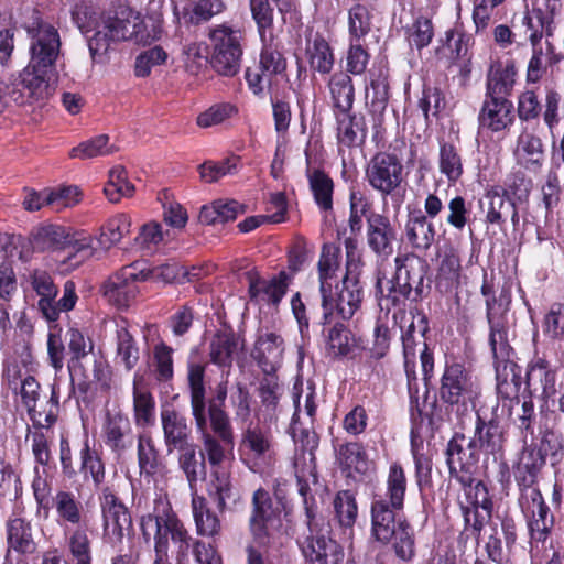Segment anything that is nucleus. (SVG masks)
Returning a JSON list of instances; mask_svg holds the SVG:
<instances>
[{
	"label": "nucleus",
	"mask_w": 564,
	"mask_h": 564,
	"mask_svg": "<svg viewBox=\"0 0 564 564\" xmlns=\"http://www.w3.org/2000/svg\"><path fill=\"white\" fill-rule=\"evenodd\" d=\"M204 377L205 366L188 362L187 381L191 411L203 444L200 456L205 458V462H208L212 471L229 469L234 460V429L231 424H210L212 431L208 430Z\"/></svg>",
	"instance_id": "obj_1"
},
{
	"label": "nucleus",
	"mask_w": 564,
	"mask_h": 564,
	"mask_svg": "<svg viewBox=\"0 0 564 564\" xmlns=\"http://www.w3.org/2000/svg\"><path fill=\"white\" fill-rule=\"evenodd\" d=\"M140 527L145 542H150L153 538L155 557H158L159 544L164 542L165 556L169 558L167 550L170 536L177 547V564H187L189 551H192L195 556V544L203 543L199 540H194L188 534L184 524L172 511L170 503L166 501H156L154 512L143 516L141 518Z\"/></svg>",
	"instance_id": "obj_2"
},
{
	"label": "nucleus",
	"mask_w": 564,
	"mask_h": 564,
	"mask_svg": "<svg viewBox=\"0 0 564 564\" xmlns=\"http://www.w3.org/2000/svg\"><path fill=\"white\" fill-rule=\"evenodd\" d=\"M34 248L41 251L62 250L67 251L62 264L68 269H76L93 257V238L90 236L72 234L59 225H46L40 227L33 236Z\"/></svg>",
	"instance_id": "obj_3"
},
{
	"label": "nucleus",
	"mask_w": 564,
	"mask_h": 564,
	"mask_svg": "<svg viewBox=\"0 0 564 564\" xmlns=\"http://www.w3.org/2000/svg\"><path fill=\"white\" fill-rule=\"evenodd\" d=\"M376 509V516L371 517V536L382 544H391L401 561H412L416 555L413 527L400 513H391L386 507Z\"/></svg>",
	"instance_id": "obj_4"
},
{
	"label": "nucleus",
	"mask_w": 564,
	"mask_h": 564,
	"mask_svg": "<svg viewBox=\"0 0 564 564\" xmlns=\"http://www.w3.org/2000/svg\"><path fill=\"white\" fill-rule=\"evenodd\" d=\"M144 23L141 15L128 8L121 9L113 17L102 18V30H97L88 39V48L94 61L102 57L109 50L110 43L115 41L134 40L141 42Z\"/></svg>",
	"instance_id": "obj_5"
},
{
	"label": "nucleus",
	"mask_w": 564,
	"mask_h": 564,
	"mask_svg": "<svg viewBox=\"0 0 564 564\" xmlns=\"http://www.w3.org/2000/svg\"><path fill=\"white\" fill-rule=\"evenodd\" d=\"M393 279L377 278L376 288L381 295L400 294L411 301H417L423 293L426 262L414 254H402L394 259Z\"/></svg>",
	"instance_id": "obj_6"
},
{
	"label": "nucleus",
	"mask_w": 564,
	"mask_h": 564,
	"mask_svg": "<svg viewBox=\"0 0 564 564\" xmlns=\"http://www.w3.org/2000/svg\"><path fill=\"white\" fill-rule=\"evenodd\" d=\"M56 80V69L28 63L11 82V100L17 105L43 104L55 93Z\"/></svg>",
	"instance_id": "obj_7"
},
{
	"label": "nucleus",
	"mask_w": 564,
	"mask_h": 564,
	"mask_svg": "<svg viewBox=\"0 0 564 564\" xmlns=\"http://www.w3.org/2000/svg\"><path fill=\"white\" fill-rule=\"evenodd\" d=\"M30 39L29 63L56 69L61 52V36L57 29L43 20L40 11L31 9L30 18L24 22Z\"/></svg>",
	"instance_id": "obj_8"
},
{
	"label": "nucleus",
	"mask_w": 564,
	"mask_h": 564,
	"mask_svg": "<svg viewBox=\"0 0 564 564\" xmlns=\"http://www.w3.org/2000/svg\"><path fill=\"white\" fill-rule=\"evenodd\" d=\"M208 39L212 45L213 68L223 76L232 77L238 74L243 54L241 32L229 25L219 24L209 29Z\"/></svg>",
	"instance_id": "obj_9"
},
{
	"label": "nucleus",
	"mask_w": 564,
	"mask_h": 564,
	"mask_svg": "<svg viewBox=\"0 0 564 564\" xmlns=\"http://www.w3.org/2000/svg\"><path fill=\"white\" fill-rule=\"evenodd\" d=\"M322 295L323 325H330L336 319L349 321L360 310L365 291L360 280L352 278L343 279L335 286V291L328 289Z\"/></svg>",
	"instance_id": "obj_10"
},
{
	"label": "nucleus",
	"mask_w": 564,
	"mask_h": 564,
	"mask_svg": "<svg viewBox=\"0 0 564 564\" xmlns=\"http://www.w3.org/2000/svg\"><path fill=\"white\" fill-rule=\"evenodd\" d=\"M308 533L304 538L301 550L310 564H341L345 558L344 546L334 539L329 522L319 518H311Z\"/></svg>",
	"instance_id": "obj_11"
},
{
	"label": "nucleus",
	"mask_w": 564,
	"mask_h": 564,
	"mask_svg": "<svg viewBox=\"0 0 564 564\" xmlns=\"http://www.w3.org/2000/svg\"><path fill=\"white\" fill-rule=\"evenodd\" d=\"M259 66L246 70V80L249 89L256 96H263L265 91L271 93L275 78L286 69V59L279 50L276 39L261 41Z\"/></svg>",
	"instance_id": "obj_12"
},
{
	"label": "nucleus",
	"mask_w": 564,
	"mask_h": 564,
	"mask_svg": "<svg viewBox=\"0 0 564 564\" xmlns=\"http://www.w3.org/2000/svg\"><path fill=\"white\" fill-rule=\"evenodd\" d=\"M240 451L249 469L253 473H262L275 456L270 430L250 423L242 432Z\"/></svg>",
	"instance_id": "obj_13"
},
{
	"label": "nucleus",
	"mask_w": 564,
	"mask_h": 564,
	"mask_svg": "<svg viewBox=\"0 0 564 564\" xmlns=\"http://www.w3.org/2000/svg\"><path fill=\"white\" fill-rule=\"evenodd\" d=\"M510 302L511 296L507 291H501L498 296L486 300V316L489 325L488 343L492 356L506 357L512 350L508 341L507 321Z\"/></svg>",
	"instance_id": "obj_14"
},
{
	"label": "nucleus",
	"mask_w": 564,
	"mask_h": 564,
	"mask_svg": "<svg viewBox=\"0 0 564 564\" xmlns=\"http://www.w3.org/2000/svg\"><path fill=\"white\" fill-rule=\"evenodd\" d=\"M280 525V517L273 510L269 492L262 488L252 495V511L249 518V531L254 544L268 546Z\"/></svg>",
	"instance_id": "obj_15"
},
{
	"label": "nucleus",
	"mask_w": 564,
	"mask_h": 564,
	"mask_svg": "<svg viewBox=\"0 0 564 564\" xmlns=\"http://www.w3.org/2000/svg\"><path fill=\"white\" fill-rule=\"evenodd\" d=\"M104 542L118 547L122 544L124 532L132 529L128 508L109 489H105L101 499Z\"/></svg>",
	"instance_id": "obj_16"
},
{
	"label": "nucleus",
	"mask_w": 564,
	"mask_h": 564,
	"mask_svg": "<svg viewBox=\"0 0 564 564\" xmlns=\"http://www.w3.org/2000/svg\"><path fill=\"white\" fill-rule=\"evenodd\" d=\"M403 165L397 155L379 152L368 163L366 180L383 196L392 194L402 183Z\"/></svg>",
	"instance_id": "obj_17"
},
{
	"label": "nucleus",
	"mask_w": 564,
	"mask_h": 564,
	"mask_svg": "<svg viewBox=\"0 0 564 564\" xmlns=\"http://www.w3.org/2000/svg\"><path fill=\"white\" fill-rule=\"evenodd\" d=\"M145 279L147 274H144V270L138 268V263L127 265L104 283L102 294L112 305L126 308L134 301L139 292L137 282Z\"/></svg>",
	"instance_id": "obj_18"
},
{
	"label": "nucleus",
	"mask_w": 564,
	"mask_h": 564,
	"mask_svg": "<svg viewBox=\"0 0 564 564\" xmlns=\"http://www.w3.org/2000/svg\"><path fill=\"white\" fill-rule=\"evenodd\" d=\"M442 402L449 406L466 405L474 395V382L469 371L458 362L446 364L438 390Z\"/></svg>",
	"instance_id": "obj_19"
},
{
	"label": "nucleus",
	"mask_w": 564,
	"mask_h": 564,
	"mask_svg": "<svg viewBox=\"0 0 564 564\" xmlns=\"http://www.w3.org/2000/svg\"><path fill=\"white\" fill-rule=\"evenodd\" d=\"M466 437L456 433L448 442L446 448V463L449 476L456 479L464 488L475 482V475L478 468V455L475 448H465Z\"/></svg>",
	"instance_id": "obj_20"
},
{
	"label": "nucleus",
	"mask_w": 564,
	"mask_h": 564,
	"mask_svg": "<svg viewBox=\"0 0 564 564\" xmlns=\"http://www.w3.org/2000/svg\"><path fill=\"white\" fill-rule=\"evenodd\" d=\"M21 398L33 424L40 427H50L55 423L58 413V397L52 390L51 397L37 409L40 398V383L32 376H28L21 384Z\"/></svg>",
	"instance_id": "obj_21"
},
{
	"label": "nucleus",
	"mask_w": 564,
	"mask_h": 564,
	"mask_svg": "<svg viewBox=\"0 0 564 564\" xmlns=\"http://www.w3.org/2000/svg\"><path fill=\"white\" fill-rule=\"evenodd\" d=\"M495 359L497 394L502 400V408H507L511 414L512 404L520 403L519 390L521 387L520 368L510 360V354L506 357L492 356Z\"/></svg>",
	"instance_id": "obj_22"
},
{
	"label": "nucleus",
	"mask_w": 564,
	"mask_h": 564,
	"mask_svg": "<svg viewBox=\"0 0 564 564\" xmlns=\"http://www.w3.org/2000/svg\"><path fill=\"white\" fill-rule=\"evenodd\" d=\"M367 245L380 259H388L393 253V245L397 240V229L389 217L370 213L367 216Z\"/></svg>",
	"instance_id": "obj_23"
},
{
	"label": "nucleus",
	"mask_w": 564,
	"mask_h": 564,
	"mask_svg": "<svg viewBox=\"0 0 564 564\" xmlns=\"http://www.w3.org/2000/svg\"><path fill=\"white\" fill-rule=\"evenodd\" d=\"M406 491V477L400 464L390 465L386 480L384 495H375L371 500L370 516L375 517L376 508L386 507L391 513H400L403 510Z\"/></svg>",
	"instance_id": "obj_24"
},
{
	"label": "nucleus",
	"mask_w": 564,
	"mask_h": 564,
	"mask_svg": "<svg viewBox=\"0 0 564 564\" xmlns=\"http://www.w3.org/2000/svg\"><path fill=\"white\" fill-rule=\"evenodd\" d=\"M479 124L491 132L509 129L513 121V104L508 98L485 96L478 115Z\"/></svg>",
	"instance_id": "obj_25"
},
{
	"label": "nucleus",
	"mask_w": 564,
	"mask_h": 564,
	"mask_svg": "<svg viewBox=\"0 0 564 564\" xmlns=\"http://www.w3.org/2000/svg\"><path fill=\"white\" fill-rule=\"evenodd\" d=\"M106 445L121 455L133 445L132 427L129 419L119 411H107L102 425Z\"/></svg>",
	"instance_id": "obj_26"
},
{
	"label": "nucleus",
	"mask_w": 564,
	"mask_h": 564,
	"mask_svg": "<svg viewBox=\"0 0 564 564\" xmlns=\"http://www.w3.org/2000/svg\"><path fill=\"white\" fill-rule=\"evenodd\" d=\"M513 156L518 165L530 172H540L544 160V144L534 131L524 128L519 134Z\"/></svg>",
	"instance_id": "obj_27"
},
{
	"label": "nucleus",
	"mask_w": 564,
	"mask_h": 564,
	"mask_svg": "<svg viewBox=\"0 0 564 564\" xmlns=\"http://www.w3.org/2000/svg\"><path fill=\"white\" fill-rule=\"evenodd\" d=\"M284 341L275 333L267 332L258 335L251 357L265 375H272L281 366Z\"/></svg>",
	"instance_id": "obj_28"
},
{
	"label": "nucleus",
	"mask_w": 564,
	"mask_h": 564,
	"mask_svg": "<svg viewBox=\"0 0 564 564\" xmlns=\"http://www.w3.org/2000/svg\"><path fill=\"white\" fill-rule=\"evenodd\" d=\"M525 384L531 397L540 392V398L547 401L555 395L556 369L544 358H535L527 370Z\"/></svg>",
	"instance_id": "obj_29"
},
{
	"label": "nucleus",
	"mask_w": 564,
	"mask_h": 564,
	"mask_svg": "<svg viewBox=\"0 0 564 564\" xmlns=\"http://www.w3.org/2000/svg\"><path fill=\"white\" fill-rule=\"evenodd\" d=\"M160 417L169 452L191 443L192 427L184 414L170 406L161 410Z\"/></svg>",
	"instance_id": "obj_30"
},
{
	"label": "nucleus",
	"mask_w": 564,
	"mask_h": 564,
	"mask_svg": "<svg viewBox=\"0 0 564 564\" xmlns=\"http://www.w3.org/2000/svg\"><path fill=\"white\" fill-rule=\"evenodd\" d=\"M55 509L56 521L64 530L83 527L85 519L80 499L69 490H57L52 497L51 508Z\"/></svg>",
	"instance_id": "obj_31"
},
{
	"label": "nucleus",
	"mask_w": 564,
	"mask_h": 564,
	"mask_svg": "<svg viewBox=\"0 0 564 564\" xmlns=\"http://www.w3.org/2000/svg\"><path fill=\"white\" fill-rule=\"evenodd\" d=\"M336 120L337 140L345 147H356L365 142L367 123L362 115L352 113L351 110L334 112Z\"/></svg>",
	"instance_id": "obj_32"
},
{
	"label": "nucleus",
	"mask_w": 564,
	"mask_h": 564,
	"mask_svg": "<svg viewBox=\"0 0 564 564\" xmlns=\"http://www.w3.org/2000/svg\"><path fill=\"white\" fill-rule=\"evenodd\" d=\"M209 496L220 512L232 511L240 505L241 496L231 482L229 469L212 471Z\"/></svg>",
	"instance_id": "obj_33"
},
{
	"label": "nucleus",
	"mask_w": 564,
	"mask_h": 564,
	"mask_svg": "<svg viewBox=\"0 0 564 564\" xmlns=\"http://www.w3.org/2000/svg\"><path fill=\"white\" fill-rule=\"evenodd\" d=\"M243 348L245 340L232 330H219L209 344L210 361L219 367L230 368L234 357Z\"/></svg>",
	"instance_id": "obj_34"
},
{
	"label": "nucleus",
	"mask_w": 564,
	"mask_h": 564,
	"mask_svg": "<svg viewBox=\"0 0 564 564\" xmlns=\"http://www.w3.org/2000/svg\"><path fill=\"white\" fill-rule=\"evenodd\" d=\"M70 372L73 376H80L83 378V381L78 383V389L83 392H86L93 383L104 391L110 389V367L106 360L97 355H91L84 366H77Z\"/></svg>",
	"instance_id": "obj_35"
},
{
	"label": "nucleus",
	"mask_w": 564,
	"mask_h": 564,
	"mask_svg": "<svg viewBox=\"0 0 564 564\" xmlns=\"http://www.w3.org/2000/svg\"><path fill=\"white\" fill-rule=\"evenodd\" d=\"M226 9L224 0H189V2L178 12L174 3L173 12L178 20H183L188 25H200L209 22L214 17L220 14Z\"/></svg>",
	"instance_id": "obj_36"
},
{
	"label": "nucleus",
	"mask_w": 564,
	"mask_h": 564,
	"mask_svg": "<svg viewBox=\"0 0 564 564\" xmlns=\"http://www.w3.org/2000/svg\"><path fill=\"white\" fill-rule=\"evenodd\" d=\"M30 283L33 291L40 297L37 302L40 312L47 321H56L57 313L53 307V300L57 296L58 288L54 283L52 275L45 270H34L30 274Z\"/></svg>",
	"instance_id": "obj_37"
},
{
	"label": "nucleus",
	"mask_w": 564,
	"mask_h": 564,
	"mask_svg": "<svg viewBox=\"0 0 564 564\" xmlns=\"http://www.w3.org/2000/svg\"><path fill=\"white\" fill-rule=\"evenodd\" d=\"M503 431L498 422H485L477 415L475 436L468 442V449H482L488 454H496L503 447Z\"/></svg>",
	"instance_id": "obj_38"
},
{
	"label": "nucleus",
	"mask_w": 564,
	"mask_h": 564,
	"mask_svg": "<svg viewBox=\"0 0 564 564\" xmlns=\"http://www.w3.org/2000/svg\"><path fill=\"white\" fill-rule=\"evenodd\" d=\"M338 462L347 476L354 479H361L371 466L365 447L357 442L346 443L339 447Z\"/></svg>",
	"instance_id": "obj_39"
},
{
	"label": "nucleus",
	"mask_w": 564,
	"mask_h": 564,
	"mask_svg": "<svg viewBox=\"0 0 564 564\" xmlns=\"http://www.w3.org/2000/svg\"><path fill=\"white\" fill-rule=\"evenodd\" d=\"M435 227L422 212L412 213L405 224L408 242L417 250L426 251L435 240Z\"/></svg>",
	"instance_id": "obj_40"
},
{
	"label": "nucleus",
	"mask_w": 564,
	"mask_h": 564,
	"mask_svg": "<svg viewBox=\"0 0 564 564\" xmlns=\"http://www.w3.org/2000/svg\"><path fill=\"white\" fill-rule=\"evenodd\" d=\"M545 464V457L535 446H524L519 455L514 469L517 486L536 484L538 475Z\"/></svg>",
	"instance_id": "obj_41"
},
{
	"label": "nucleus",
	"mask_w": 564,
	"mask_h": 564,
	"mask_svg": "<svg viewBox=\"0 0 564 564\" xmlns=\"http://www.w3.org/2000/svg\"><path fill=\"white\" fill-rule=\"evenodd\" d=\"M247 275L251 300L278 304L286 292L288 285L284 273H281L271 281L261 280L253 272H248Z\"/></svg>",
	"instance_id": "obj_42"
},
{
	"label": "nucleus",
	"mask_w": 564,
	"mask_h": 564,
	"mask_svg": "<svg viewBox=\"0 0 564 564\" xmlns=\"http://www.w3.org/2000/svg\"><path fill=\"white\" fill-rule=\"evenodd\" d=\"M333 111L352 110L355 88L350 75L339 70L334 73L327 83Z\"/></svg>",
	"instance_id": "obj_43"
},
{
	"label": "nucleus",
	"mask_w": 564,
	"mask_h": 564,
	"mask_svg": "<svg viewBox=\"0 0 564 564\" xmlns=\"http://www.w3.org/2000/svg\"><path fill=\"white\" fill-rule=\"evenodd\" d=\"M7 541L10 549L20 554H31L35 550L31 522L21 517L7 522Z\"/></svg>",
	"instance_id": "obj_44"
},
{
	"label": "nucleus",
	"mask_w": 564,
	"mask_h": 564,
	"mask_svg": "<svg viewBox=\"0 0 564 564\" xmlns=\"http://www.w3.org/2000/svg\"><path fill=\"white\" fill-rule=\"evenodd\" d=\"M68 555L74 564H93L91 540L86 525L64 530Z\"/></svg>",
	"instance_id": "obj_45"
},
{
	"label": "nucleus",
	"mask_w": 564,
	"mask_h": 564,
	"mask_svg": "<svg viewBox=\"0 0 564 564\" xmlns=\"http://www.w3.org/2000/svg\"><path fill=\"white\" fill-rule=\"evenodd\" d=\"M245 210V205L235 199H217L202 207L199 221L205 225L223 224L235 220Z\"/></svg>",
	"instance_id": "obj_46"
},
{
	"label": "nucleus",
	"mask_w": 564,
	"mask_h": 564,
	"mask_svg": "<svg viewBox=\"0 0 564 564\" xmlns=\"http://www.w3.org/2000/svg\"><path fill=\"white\" fill-rule=\"evenodd\" d=\"M481 210L486 215V221L491 225H501L512 210V202L507 197L505 191L496 188L487 191L479 200Z\"/></svg>",
	"instance_id": "obj_47"
},
{
	"label": "nucleus",
	"mask_w": 564,
	"mask_h": 564,
	"mask_svg": "<svg viewBox=\"0 0 564 564\" xmlns=\"http://www.w3.org/2000/svg\"><path fill=\"white\" fill-rule=\"evenodd\" d=\"M306 177L316 205L322 210H332L334 182L329 175L323 170L307 167Z\"/></svg>",
	"instance_id": "obj_48"
},
{
	"label": "nucleus",
	"mask_w": 564,
	"mask_h": 564,
	"mask_svg": "<svg viewBox=\"0 0 564 564\" xmlns=\"http://www.w3.org/2000/svg\"><path fill=\"white\" fill-rule=\"evenodd\" d=\"M192 511L199 535L215 538L221 531L219 518L210 511L205 497L194 495L192 498Z\"/></svg>",
	"instance_id": "obj_49"
},
{
	"label": "nucleus",
	"mask_w": 564,
	"mask_h": 564,
	"mask_svg": "<svg viewBox=\"0 0 564 564\" xmlns=\"http://www.w3.org/2000/svg\"><path fill=\"white\" fill-rule=\"evenodd\" d=\"M306 55L312 70L322 75L329 74L334 67L335 57L329 43L316 35L306 44Z\"/></svg>",
	"instance_id": "obj_50"
},
{
	"label": "nucleus",
	"mask_w": 564,
	"mask_h": 564,
	"mask_svg": "<svg viewBox=\"0 0 564 564\" xmlns=\"http://www.w3.org/2000/svg\"><path fill=\"white\" fill-rule=\"evenodd\" d=\"M514 76L513 65L491 64L487 75L486 95L507 98L513 87Z\"/></svg>",
	"instance_id": "obj_51"
},
{
	"label": "nucleus",
	"mask_w": 564,
	"mask_h": 564,
	"mask_svg": "<svg viewBox=\"0 0 564 564\" xmlns=\"http://www.w3.org/2000/svg\"><path fill=\"white\" fill-rule=\"evenodd\" d=\"M525 513L530 540L544 543L549 539L555 522L550 507L547 505L542 506Z\"/></svg>",
	"instance_id": "obj_52"
},
{
	"label": "nucleus",
	"mask_w": 564,
	"mask_h": 564,
	"mask_svg": "<svg viewBox=\"0 0 564 564\" xmlns=\"http://www.w3.org/2000/svg\"><path fill=\"white\" fill-rule=\"evenodd\" d=\"M558 167L555 163L552 164L546 174L545 182L541 186L542 204L545 209L543 223L545 225L553 220L554 210L561 203L563 191L557 175Z\"/></svg>",
	"instance_id": "obj_53"
},
{
	"label": "nucleus",
	"mask_w": 564,
	"mask_h": 564,
	"mask_svg": "<svg viewBox=\"0 0 564 564\" xmlns=\"http://www.w3.org/2000/svg\"><path fill=\"white\" fill-rule=\"evenodd\" d=\"M293 440L296 445H300L302 454L301 456H297L295 458V468L297 477H305L306 471L304 468H300V462L303 460L304 463L308 459L310 464L307 467V474L315 477V456L314 451L317 448L318 440L315 433L308 431V430H301L297 431L296 426H293Z\"/></svg>",
	"instance_id": "obj_54"
},
{
	"label": "nucleus",
	"mask_w": 564,
	"mask_h": 564,
	"mask_svg": "<svg viewBox=\"0 0 564 564\" xmlns=\"http://www.w3.org/2000/svg\"><path fill=\"white\" fill-rule=\"evenodd\" d=\"M462 271L460 257L454 247H447L440 254L437 283L446 289L459 283Z\"/></svg>",
	"instance_id": "obj_55"
},
{
	"label": "nucleus",
	"mask_w": 564,
	"mask_h": 564,
	"mask_svg": "<svg viewBox=\"0 0 564 564\" xmlns=\"http://www.w3.org/2000/svg\"><path fill=\"white\" fill-rule=\"evenodd\" d=\"M438 167L449 183H455L460 178L464 171L463 159L455 144L445 141L440 142Z\"/></svg>",
	"instance_id": "obj_56"
},
{
	"label": "nucleus",
	"mask_w": 564,
	"mask_h": 564,
	"mask_svg": "<svg viewBox=\"0 0 564 564\" xmlns=\"http://www.w3.org/2000/svg\"><path fill=\"white\" fill-rule=\"evenodd\" d=\"M177 449L181 452L178 457L180 467L184 471L189 486L193 487L198 479L206 476L205 458L200 455L197 457L196 445L193 442Z\"/></svg>",
	"instance_id": "obj_57"
},
{
	"label": "nucleus",
	"mask_w": 564,
	"mask_h": 564,
	"mask_svg": "<svg viewBox=\"0 0 564 564\" xmlns=\"http://www.w3.org/2000/svg\"><path fill=\"white\" fill-rule=\"evenodd\" d=\"M340 250L334 245H324L317 263L319 292L325 293L330 289V281L339 269Z\"/></svg>",
	"instance_id": "obj_58"
},
{
	"label": "nucleus",
	"mask_w": 564,
	"mask_h": 564,
	"mask_svg": "<svg viewBox=\"0 0 564 564\" xmlns=\"http://www.w3.org/2000/svg\"><path fill=\"white\" fill-rule=\"evenodd\" d=\"M249 4L260 41L276 39L273 9L268 0H249Z\"/></svg>",
	"instance_id": "obj_59"
},
{
	"label": "nucleus",
	"mask_w": 564,
	"mask_h": 564,
	"mask_svg": "<svg viewBox=\"0 0 564 564\" xmlns=\"http://www.w3.org/2000/svg\"><path fill=\"white\" fill-rule=\"evenodd\" d=\"M140 359L139 347L126 326L117 328V349L116 360L122 365L126 370H132Z\"/></svg>",
	"instance_id": "obj_60"
},
{
	"label": "nucleus",
	"mask_w": 564,
	"mask_h": 564,
	"mask_svg": "<svg viewBox=\"0 0 564 564\" xmlns=\"http://www.w3.org/2000/svg\"><path fill=\"white\" fill-rule=\"evenodd\" d=\"M72 20L84 34L102 30V18L97 7L90 1L76 2L72 10Z\"/></svg>",
	"instance_id": "obj_61"
},
{
	"label": "nucleus",
	"mask_w": 564,
	"mask_h": 564,
	"mask_svg": "<svg viewBox=\"0 0 564 564\" xmlns=\"http://www.w3.org/2000/svg\"><path fill=\"white\" fill-rule=\"evenodd\" d=\"M326 338V349L332 357L346 356L351 351L352 338L349 329L336 319L330 324Z\"/></svg>",
	"instance_id": "obj_62"
},
{
	"label": "nucleus",
	"mask_w": 564,
	"mask_h": 564,
	"mask_svg": "<svg viewBox=\"0 0 564 564\" xmlns=\"http://www.w3.org/2000/svg\"><path fill=\"white\" fill-rule=\"evenodd\" d=\"M131 219L126 214H119L110 218L101 228L98 242L100 247L109 249L130 232Z\"/></svg>",
	"instance_id": "obj_63"
},
{
	"label": "nucleus",
	"mask_w": 564,
	"mask_h": 564,
	"mask_svg": "<svg viewBox=\"0 0 564 564\" xmlns=\"http://www.w3.org/2000/svg\"><path fill=\"white\" fill-rule=\"evenodd\" d=\"M104 193L111 203H118L122 197H131L134 185L127 178V171L122 166H116L109 172V180Z\"/></svg>",
	"instance_id": "obj_64"
}]
</instances>
